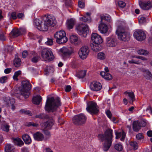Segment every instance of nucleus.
<instances>
[{
  "label": "nucleus",
  "mask_w": 152,
  "mask_h": 152,
  "mask_svg": "<svg viewBox=\"0 0 152 152\" xmlns=\"http://www.w3.org/2000/svg\"><path fill=\"white\" fill-rule=\"evenodd\" d=\"M34 23L37 26L38 29L46 31L49 27L54 26L56 24V21L54 16L51 15H48L45 18L43 21L36 18L34 20Z\"/></svg>",
  "instance_id": "1"
},
{
  "label": "nucleus",
  "mask_w": 152,
  "mask_h": 152,
  "mask_svg": "<svg viewBox=\"0 0 152 152\" xmlns=\"http://www.w3.org/2000/svg\"><path fill=\"white\" fill-rule=\"evenodd\" d=\"M60 98L58 97L47 96L45 109L48 112H54L61 105Z\"/></svg>",
  "instance_id": "2"
},
{
  "label": "nucleus",
  "mask_w": 152,
  "mask_h": 152,
  "mask_svg": "<svg viewBox=\"0 0 152 152\" xmlns=\"http://www.w3.org/2000/svg\"><path fill=\"white\" fill-rule=\"evenodd\" d=\"M113 130L111 129H108L104 134L99 135V138L102 141H104L103 143V149L104 151H107L111 146L113 137Z\"/></svg>",
  "instance_id": "3"
},
{
  "label": "nucleus",
  "mask_w": 152,
  "mask_h": 152,
  "mask_svg": "<svg viewBox=\"0 0 152 152\" xmlns=\"http://www.w3.org/2000/svg\"><path fill=\"white\" fill-rule=\"evenodd\" d=\"M116 33L118 36V39L120 40L128 41L129 40V33L125 31L124 28L123 26H118L116 31Z\"/></svg>",
  "instance_id": "4"
},
{
  "label": "nucleus",
  "mask_w": 152,
  "mask_h": 152,
  "mask_svg": "<svg viewBox=\"0 0 152 152\" xmlns=\"http://www.w3.org/2000/svg\"><path fill=\"white\" fill-rule=\"evenodd\" d=\"M21 88L20 92L22 95H29L31 85L27 80H23L21 83Z\"/></svg>",
  "instance_id": "5"
},
{
  "label": "nucleus",
  "mask_w": 152,
  "mask_h": 152,
  "mask_svg": "<svg viewBox=\"0 0 152 152\" xmlns=\"http://www.w3.org/2000/svg\"><path fill=\"white\" fill-rule=\"evenodd\" d=\"M54 37L56 39V42L59 44L65 43L67 41L65 32L63 31L57 32L54 34Z\"/></svg>",
  "instance_id": "6"
},
{
  "label": "nucleus",
  "mask_w": 152,
  "mask_h": 152,
  "mask_svg": "<svg viewBox=\"0 0 152 152\" xmlns=\"http://www.w3.org/2000/svg\"><path fill=\"white\" fill-rule=\"evenodd\" d=\"M87 111L92 114H96L99 111L98 107L94 101L89 102L87 103Z\"/></svg>",
  "instance_id": "7"
},
{
  "label": "nucleus",
  "mask_w": 152,
  "mask_h": 152,
  "mask_svg": "<svg viewBox=\"0 0 152 152\" xmlns=\"http://www.w3.org/2000/svg\"><path fill=\"white\" fill-rule=\"evenodd\" d=\"M41 56L44 61H51L54 58L52 52L49 49L47 48L43 49L41 52Z\"/></svg>",
  "instance_id": "8"
},
{
  "label": "nucleus",
  "mask_w": 152,
  "mask_h": 152,
  "mask_svg": "<svg viewBox=\"0 0 152 152\" xmlns=\"http://www.w3.org/2000/svg\"><path fill=\"white\" fill-rule=\"evenodd\" d=\"M88 26L86 25L83 23L77 24L75 26V28L77 33L80 35H82L83 37L87 36V32L88 29Z\"/></svg>",
  "instance_id": "9"
},
{
  "label": "nucleus",
  "mask_w": 152,
  "mask_h": 152,
  "mask_svg": "<svg viewBox=\"0 0 152 152\" xmlns=\"http://www.w3.org/2000/svg\"><path fill=\"white\" fill-rule=\"evenodd\" d=\"M86 117L82 114L75 116L73 118V123L77 125H82L85 124L86 121Z\"/></svg>",
  "instance_id": "10"
},
{
  "label": "nucleus",
  "mask_w": 152,
  "mask_h": 152,
  "mask_svg": "<svg viewBox=\"0 0 152 152\" xmlns=\"http://www.w3.org/2000/svg\"><path fill=\"white\" fill-rule=\"evenodd\" d=\"M89 52V50L87 46H84L80 49L79 55L80 58L82 59H86L87 57Z\"/></svg>",
  "instance_id": "11"
},
{
  "label": "nucleus",
  "mask_w": 152,
  "mask_h": 152,
  "mask_svg": "<svg viewBox=\"0 0 152 152\" xmlns=\"http://www.w3.org/2000/svg\"><path fill=\"white\" fill-rule=\"evenodd\" d=\"M133 35L136 39L140 41H142L146 38L145 33L141 30H138L134 32Z\"/></svg>",
  "instance_id": "12"
},
{
  "label": "nucleus",
  "mask_w": 152,
  "mask_h": 152,
  "mask_svg": "<svg viewBox=\"0 0 152 152\" xmlns=\"http://www.w3.org/2000/svg\"><path fill=\"white\" fill-rule=\"evenodd\" d=\"M106 42L107 46L115 47L117 44V39L114 37H110L106 38Z\"/></svg>",
  "instance_id": "13"
},
{
  "label": "nucleus",
  "mask_w": 152,
  "mask_h": 152,
  "mask_svg": "<svg viewBox=\"0 0 152 152\" xmlns=\"http://www.w3.org/2000/svg\"><path fill=\"white\" fill-rule=\"evenodd\" d=\"M60 51L61 56L64 58L69 57L72 53L69 48L65 47H63L60 49Z\"/></svg>",
  "instance_id": "14"
},
{
  "label": "nucleus",
  "mask_w": 152,
  "mask_h": 152,
  "mask_svg": "<svg viewBox=\"0 0 152 152\" xmlns=\"http://www.w3.org/2000/svg\"><path fill=\"white\" fill-rule=\"evenodd\" d=\"M91 39L93 42L100 44L103 42L101 37L96 33H92L91 34Z\"/></svg>",
  "instance_id": "15"
},
{
  "label": "nucleus",
  "mask_w": 152,
  "mask_h": 152,
  "mask_svg": "<svg viewBox=\"0 0 152 152\" xmlns=\"http://www.w3.org/2000/svg\"><path fill=\"white\" fill-rule=\"evenodd\" d=\"M90 88L92 91H97L101 89L102 85L99 82H93L91 84Z\"/></svg>",
  "instance_id": "16"
},
{
  "label": "nucleus",
  "mask_w": 152,
  "mask_h": 152,
  "mask_svg": "<svg viewBox=\"0 0 152 152\" xmlns=\"http://www.w3.org/2000/svg\"><path fill=\"white\" fill-rule=\"evenodd\" d=\"M53 122L54 121L53 120H49L45 122L41 123L40 125L43 129L46 128L50 129L53 125Z\"/></svg>",
  "instance_id": "17"
},
{
  "label": "nucleus",
  "mask_w": 152,
  "mask_h": 152,
  "mask_svg": "<svg viewBox=\"0 0 152 152\" xmlns=\"http://www.w3.org/2000/svg\"><path fill=\"white\" fill-rule=\"evenodd\" d=\"M100 23L99 26V30L101 33L103 34L106 33L108 31V27L104 23L100 22Z\"/></svg>",
  "instance_id": "18"
},
{
  "label": "nucleus",
  "mask_w": 152,
  "mask_h": 152,
  "mask_svg": "<svg viewBox=\"0 0 152 152\" xmlns=\"http://www.w3.org/2000/svg\"><path fill=\"white\" fill-rule=\"evenodd\" d=\"M35 140L37 141H42L44 139L43 135L40 132H37L33 134Z\"/></svg>",
  "instance_id": "19"
},
{
  "label": "nucleus",
  "mask_w": 152,
  "mask_h": 152,
  "mask_svg": "<svg viewBox=\"0 0 152 152\" xmlns=\"http://www.w3.org/2000/svg\"><path fill=\"white\" fill-rule=\"evenodd\" d=\"M70 42L75 45H77L80 43V40L78 39L77 35H71L70 36Z\"/></svg>",
  "instance_id": "20"
},
{
  "label": "nucleus",
  "mask_w": 152,
  "mask_h": 152,
  "mask_svg": "<svg viewBox=\"0 0 152 152\" xmlns=\"http://www.w3.org/2000/svg\"><path fill=\"white\" fill-rule=\"evenodd\" d=\"M139 5L141 8L144 10H149L151 7V5L150 1H148L147 3L140 2Z\"/></svg>",
  "instance_id": "21"
},
{
  "label": "nucleus",
  "mask_w": 152,
  "mask_h": 152,
  "mask_svg": "<svg viewBox=\"0 0 152 152\" xmlns=\"http://www.w3.org/2000/svg\"><path fill=\"white\" fill-rule=\"evenodd\" d=\"M91 49L94 51L97 52L101 50L102 48L100 44H97L92 42L91 44Z\"/></svg>",
  "instance_id": "22"
},
{
  "label": "nucleus",
  "mask_w": 152,
  "mask_h": 152,
  "mask_svg": "<svg viewBox=\"0 0 152 152\" xmlns=\"http://www.w3.org/2000/svg\"><path fill=\"white\" fill-rule=\"evenodd\" d=\"M142 71L143 72V75L146 79L147 80L152 79V74L148 70L142 69Z\"/></svg>",
  "instance_id": "23"
},
{
  "label": "nucleus",
  "mask_w": 152,
  "mask_h": 152,
  "mask_svg": "<svg viewBox=\"0 0 152 152\" xmlns=\"http://www.w3.org/2000/svg\"><path fill=\"white\" fill-rule=\"evenodd\" d=\"M42 100V98L40 96H34L32 99V102L33 104L38 105Z\"/></svg>",
  "instance_id": "24"
},
{
  "label": "nucleus",
  "mask_w": 152,
  "mask_h": 152,
  "mask_svg": "<svg viewBox=\"0 0 152 152\" xmlns=\"http://www.w3.org/2000/svg\"><path fill=\"white\" fill-rule=\"evenodd\" d=\"M141 126L140 124L139 121H134L133 123V129L136 132H137L141 129Z\"/></svg>",
  "instance_id": "25"
},
{
  "label": "nucleus",
  "mask_w": 152,
  "mask_h": 152,
  "mask_svg": "<svg viewBox=\"0 0 152 152\" xmlns=\"http://www.w3.org/2000/svg\"><path fill=\"white\" fill-rule=\"evenodd\" d=\"M100 75L106 80H111L112 79V76L108 72H102L100 73Z\"/></svg>",
  "instance_id": "26"
},
{
  "label": "nucleus",
  "mask_w": 152,
  "mask_h": 152,
  "mask_svg": "<svg viewBox=\"0 0 152 152\" xmlns=\"http://www.w3.org/2000/svg\"><path fill=\"white\" fill-rule=\"evenodd\" d=\"M76 23V21L75 20L71 18L68 21L67 25L68 29H72Z\"/></svg>",
  "instance_id": "27"
},
{
  "label": "nucleus",
  "mask_w": 152,
  "mask_h": 152,
  "mask_svg": "<svg viewBox=\"0 0 152 152\" xmlns=\"http://www.w3.org/2000/svg\"><path fill=\"white\" fill-rule=\"evenodd\" d=\"M22 138L24 142L26 144H29L31 142V140L30 136L27 134H25L22 136Z\"/></svg>",
  "instance_id": "28"
},
{
  "label": "nucleus",
  "mask_w": 152,
  "mask_h": 152,
  "mask_svg": "<svg viewBox=\"0 0 152 152\" xmlns=\"http://www.w3.org/2000/svg\"><path fill=\"white\" fill-rule=\"evenodd\" d=\"M48 115L44 113H41L36 115L35 116V118H38L40 119H47L48 118Z\"/></svg>",
  "instance_id": "29"
},
{
  "label": "nucleus",
  "mask_w": 152,
  "mask_h": 152,
  "mask_svg": "<svg viewBox=\"0 0 152 152\" xmlns=\"http://www.w3.org/2000/svg\"><path fill=\"white\" fill-rule=\"evenodd\" d=\"M14 147L10 144H7L5 146V150L6 152H10L14 151Z\"/></svg>",
  "instance_id": "30"
},
{
  "label": "nucleus",
  "mask_w": 152,
  "mask_h": 152,
  "mask_svg": "<svg viewBox=\"0 0 152 152\" xmlns=\"http://www.w3.org/2000/svg\"><path fill=\"white\" fill-rule=\"evenodd\" d=\"M13 142L15 145L18 146H21L24 144L23 141L19 138L14 139Z\"/></svg>",
  "instance_id": "31"
},
{
  "label": "nucleus",
  "mask_w": 152,
  "mask_h": 152,
  "mask_svg": "<svg viewBox=\"0 0 152 152\" xmlns=\"http://www.w3.org/2000/svg\"><path fill=\"white\" fill-rule=\"evenodd\" d=\"M12 99H14L13 98H10L8 96H4L3 98V100L4 101L6 102V104L7 106H10V103H11V100Z\"/></svg>",
  "instance_id": "32"
},
{
  "label": "nucleus",
  "mask_w": 152,
  "mask_h": 152,
  "mask_svg": "<svg viewBox=\"0 0 152 152\" xmlns=\"http://www.w3.org/2000/svg\"><path fill=\"white\" fill-rule=\"evenodd\" d=\"M11 34L14 37H17L20 34V31L18 29H13L11 32Z\"/></svg>",
  "instance_id": "33"
},
{
  "label": "nucleus",
  "mask_w": 152,
  "mask_h": 152,
  "mask_svg": "<svg viewBox=\"0 0 152 152\" xmlns=\"http://www.w3.org/2000/svg\"><path fill=\"white\" fill-rule=\"evenodd\" d=\"M86 70H81L77 74V76L79 78H83L86 75Z\"/></svg>",
  "instance_id": "34"
},
{
  "label": "nucleus",
  "mask_w": 152,
  "mask_h": 152,
  "mask_svg": "<svg viewBox=\"0 0 152 152\" xmlns=\"http://www.w3.org/2000/svg\"><path fill=\"white\" fill-rule=\"evenodd\" d=\"M101 20L100 22H102L103 20H106L108 22H110L111 21V18L110 16L106 15L103 16H101Z\"/></svg>",
  "instance_id": "35"
},
{
  "label": "nucleus",
  "mask_w": 152,
  "mask_h": 152,
  "mask_svg": "<svg viewBox=\"0 0 152 152\" xmlns=\"http://www.w3.org/2000/svg\"><path fill=\"white\" fill-rule=\"evenodd\" d=\"M21 60L19 58H15L14 61V64L16 67H19L21 64Z\"/></svg>",
  "instance_id": "36"
},
{
  "label": "nucleus",
  "mask_w": 152,
  "mask_h": 152,
  "mask_svg": "<svg viewBox=\"0 0 152 152\" xmlns=\"http://www.w3.org/2000/svg\"><path fill=\"white\" fill-rule=\"evenodd\" d=\"M138 54L140 55H146L148 53V52L147 50L143 49L139 50L137 51Z\"/></svg>",
  "instance_id": "37"
},
{
  "label": "nucleus",
  "mask_w": 152,
  "mask_h": 152,
  "mask_svg": "<svg viewBox=\"0 0 152 152\" xmlns=\"http://www.w3.org/2000/svg\"><path fill=\"white\" fill-rule=\"evenodd\" d=\"M97 58L100 60H103L105 58V54L103 52H100L98 54Z\"/></svg>",
  "instance_id": "38"
},
{
  "label": "nucleus",
  "mask_w": 152,
  "mask_h": 152,
  "mask_svg": "<svg viewBox=\"0 0 152 152\" xmlns=\"http://www.w3.org/2000/svg\"><path fill=\"white\" fill-rule=\"evenodd\" d=\"M8 16L9 19L10 20L11 19H12L14 20H15L17 18L16 14V13L15 12H12L10 15L9 14Z\"/></svg>",
  "instance_id": "39"
},
{
  "label": "nucleus",
  "mask_w": 152,
  "mask_h": 152,
  "mask_svg": "<svg viewBox=\"0 0 152 152\" xmlns=\"http://www.w3.org/2000/svg\"><path fill=\"white\" fill-rule=\"evenodd\" d=\"M63 2L65 3V6L67 7H68L71 6V0H63Z\"/></svg>",
  "instance_id": "40"
},
{
  "label": "nucleus",
  "mask_w": 152,
  "mask_h": 152,
  "mask_svg": "<svg viewBox=\"0 0 152 152\" xmlns=\"http://www.w3.org/2000/svg\"><path fill=\"white\" fill-rule=\"evenodd\" d=\"M115 149L118 151H121L122 150V146L120 144L118 143L115 144L114 146Z\"/></svg>",
  "instance_id": "41"
},
{
  "label": "nucleus",
  "mask_w": 152,
  "mask_h": 152,
  "mask_svg": "<svg viewBox=\"0 0 152 152\" xmlns=\"http://www.w3.org/2000/svg\"><path fill=\"white\" fill-rule=\"evenodd\" d=\"M20 71H18L15 72L14 74L13 77V79L16 80H18V77L21 74Z\"/></svg>",
  "instance_id": "42"
},
{
  "label": "nucleus",
  "mask_w": 152,
  "mask_h": 152,
  "mask_svg": "<svg viewBox=\"0 0 152 152\" xmlns=\"http://www.w3.org/2000/svg\"><path fill=\"white\" fill-rule=\"evenodd\" d=\"M130 145L135 150L137 149L138 148L137 143L135 142L131 141L130 143Z\"/></svg>",
  "instance_id": "43"
},
{
  "label": "nucleus",
  "mask_w": 152,
  "mask_h": 152,
  "mask_svg": "<svg viewBox=\"0 0 152 152\" xmlns=\"http://www.w3.org/2000/svg\"><path fill=\"white\" fill-rule=\"evenodd\" d=\"M26 125L28 126H32L35 127H37L38 126V124L37 123L32 122H28L26 123Z\"/></svg>",
  "instance_id": "44"
},
{
  "label": "nucleus",
  "mask_w": 152,
  "mask_h": 152,
  "mask_svg": "<svg viewBox=\"0 0 152 152\" xmlns=\"http://www.w3.org/2000/svg\"><path fill=\"white\" fill-rule=\"evenodd\" d=\"M40 57L38 56H34L31 59V61L32 62L36 63L39 60Z\"/></svg>",
  "instance_id": "45"
},
{
  "label": "nucleus",
  "mask_w": 152,
  "mask_h": 152,
  "mask_svg": "<svg viewBox=\"0 0 152 152\" xmlns=\"http://www.w3.org/2000/svg\"><path fill=\"white\" fill-rule=\"evenodd\" d=\"M10 126L7 124H5L3 125L2 127V129L3 130L6 132H8L9 130Z\"/></svg>",
  "instance_id": "46"
},
{
  "label": "nucleus",
  "mask_w": 152,
  "mask_h": 152,
  "mask_svg": "<svg viewBox=\"0 0 152 152\" xmlns=\"http://www.w3.org/2000/svg\"><path fill=\"white\" fill-rule=\"evenodd\" d=\"M44 134L46 136V138H45V139L47 140L49 139L50 137V132L47 130H45L44 131Z\"/></svg>",
  "instance_id": "47"
},
{
  "label": "nucleus",
  "mask_w": 152,
  "mask_h": 152,
  "mask_svg": "<svg viewBox=\"0 0 152 152\" xmlns=\"http://www.w3.org/2000/svg\"><path fill=\"white\" fill-rule=\"evenodd\" d=\"M10 102L11 103H10V106L9 107L11 106V109L14 110L15 109V107L14 105V104L15 103V99H12Z\"/></svg>",
  "instance_id": "48"
},
{
  "label": "nucleus",
  "mask_w": 152,
  "mask_h": 152,
  "mask_svg": "<svg viewBox=\"0 0 152 152\" xmlns=\"http://www.w3.org/2000/svg\"><path fill=\"white\" fill-rule=\"evenodd\" d=\"M128 62L130 64H141V62L139 61H136L133 59L129 61Z\"/></svg>",
  "instance_id": "49"
},
{
  "label": "nucleus",
  "mask_w": 152,
  "mask_h": 152,
  "mask_svg": "<svg viewBox=\"0 0 152 152\" xmlns=\"http://www.w3.org/2000/svg\"><path fill=\"white\" fill-rule=\"evenodd\" d=\"M78 5L79 7L81 8H83L85 7L84 3L83 2L82 0L79 1H78Z\"/></svg>",
  "instance_id": "50"
},
{
  "label": "nucleus",
  "mask_w": 152,
  "mask_h": 152,
  "mask_svg": "<svg viewBox=\"0 0 152 152\" xmlns=\"http://www.w3.org/2000/svg\"><path fill=\"white\" fill-rule=\"evenodd\" d=\"M146 21V18L144 17H141L139 19V22L140 23L142 24L145 23Z\"/></svg>",
  "instance_id": "51"
},
{
  "label": "nucleus",
  "mask_w": 152,
  "mask_h": 152,
  "mask_svg": "<svg viewBox=\"0 0 152 152\" xmlns=\"http://www.w3.org/2000/svg\"><path fill=\"white\" fill-rule=\"evenodd\" d=\"M80 20L84 22H86L87 21H89L90 20L86 16H84L83 17L80 18Z\"/></svg>",
  "instance_id": "52"
},
{
  "label": "nucleus",
  "mask_w": 152,
  "mask_h": 152,
  "mask_svg": "<svg viewBox=\"0 0 152 152\" xmlns=\"http://www.w3.org/2000/svg\"><path fill=\"white\" fill-rule=\"evenodd\" d=\"M41 91L40 88L38 87H36L34 91V94H37L36 95H39L38 94H39Z\"/></svg>",
  "instance_id": "53"
},
{
  "label": "nucleus",
  "mask_w": 152,
  "mask_h": 152,
  "mask_svg": "<svg viewBox=\"0 0 152 152\" xmlns=\"http://www.w3.org/2000/svg\"><path fill=\"white\" fill-rule=\"evenodd\" d=\"M7 77V76H5L1 77L0 78V82L1 83H4L6 82Z\"/></svg>",
  "instance_id": "54"
},
{
  "label": "nucleus",
  "mask_w": 152,
  "mask_h": 152,
  "mask_svg": "<svg viewBox=\"0 0 152 152\" xmlns=\"http://www.w3.org/2000/svg\"><path fill=\"white\" fill-rule=\"evenodd\" d=\"M17 98L20 99L24 100L28 97L29 96H17Z\"/></svg>",
  "instance_id": "55"
},
{
  "label": "nucleus",
  "mask_w": 152,
  "mask_h": 152,
  "mask_svg": "<svg viewBox=\"0 0 152 152\" xmlns=\"http://www.w3.org/2000/svg\"><path fill=\"white\" fill-rule=\"evenodd\" d=\"M143 135L142 133H139L136 136V138L138 140H141L143 138Z\"/></svg>",
  "instance_id": "56"
},
{
  "label": "nucleus",
  "mask_w": 152,
  "mask_h": 152,
  "mask_svg": "<svg viewBox=\"0 0 152 152\" xmlns=\"http://www.w3.org/2000/svg\"><path fill=\"white\" fill-rule=\"evenodd\" d=\"M118 5L121 8L124 7L126 6V4L122 1H119L118 2Z\"/></svg>",
  "instance_id": "57"
},
{
  "label": "nucleus",
  "mask_w": 152,
  "mask_h": 152,
  "mask_svg": "<svg viewBox=\"0 0 152 152\" xmlns=\"http://www.w3.org/2000/svg\"><path fill=\"white\" fill-rule=\"evenodd\" d=\"M53 43V42L52 39H48V41L45 42V43L47 45H52Z\"/></svg>",
  "instance_id": "58"
},
{
  "label": "nucleus",
  "mask_w": 152,
  "mask_h": 152,
  "mask_svg": "<svg viewBox=\"0 0 152 152\" xmlns=\"http://www.w3.org/2000/svg\"><path fill=\"white\" fill-rule=\"evenodd\" d=\"M115 134L116 136L115 137L116 139H119L122 135V133L121 132H118L117 131H115Z\"/></svg>",
  "instance_id": "59"
},
{
  "label": "nucleus",
  "mask_w": 152,
  "mask_h": 152,
  "mask_svg": "<svg viewBox=\"0 0 152 152\" xmlns=\"http://www.w3.org/2000/svg\"><path fill=\"white\" fill-rule=\"evenodd\" d=\"M71 89V87L70 86H67L65 87V90L66 92L70 91Z\"/></svg>",
  "instance_id": "60"
},
{
  "label": "nucleus",
  "mask_w": 152,
  "mask_h": 152,
  "mask_svg": "<svg viewBox=\"0 0 152 152\" xmlns=\"http://www.w3.org/2000/svg\"><path fill=\"white\" fill-rule=\"evenodd\" d=\"M139 123L140 124L141 126V127L145 126L146 124V122L144 120H142L140 122L139 121Z\"/></svg>",
  "instance_id": "61"
},
{
  "label": "nucleus",
  "mask_w": 152,
  "mask_h": 152,
  "mask_svg": "<svg viewBox=\"0 0 152 152\" xmlns=\"http://www.w3.org/2000/svg\"><path fill=\"white\" fill-rule=\"evenodd\" d=\"M12 70L11 68H7L4 70V72L6 74H8L11 72Z\"/></svg>",
  "instance_id": "62"
},
{
  "label": "nucleus",
  "mask_w": 152,
  "mask_h": 152,
  "mask_svg": "<svg viewBox=\"0 0 152 152\" xmlns=\"http://www.w3.org/2000/svg\"><path fill=\"white\" fill-rule=\"evenodd\" d=\"M106 114L108 117L110 119H111L112 116L111 112L109 110H107L106 112Z\"/></svg>",
  "instance_id": "63"
},
{
  "label": "nucleus",
  "mask_w": 152,
  "mask_h": 152,
  "mask_svg": "<svg viewBox=\"0 0 152 152\" xmlns=\"http://www.w3.org/2000/svg\"><path fill=\"white\" fill-rule=\"evenodd\" d=\"M124 94L126 95H134V93L132 91H126L124 93Z\"/></svg>",
  "instance_id": "64"
}]
</instances>
